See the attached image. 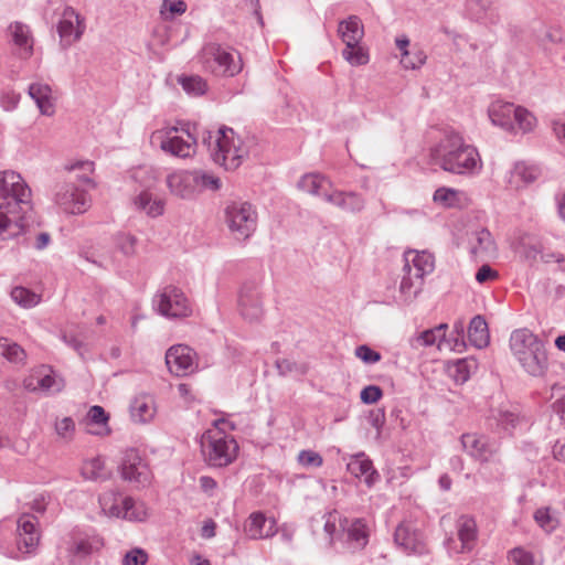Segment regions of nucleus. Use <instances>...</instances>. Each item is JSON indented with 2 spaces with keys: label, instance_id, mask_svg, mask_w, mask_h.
<instances>
[{
  "label": "nucleus",
  "instance_id": "nucleus-1",
  "mask_svg": "<svg viewBox=\"0 0 565 565\" xmlns=\"http://www.w3.org/2000/svg\"><path fill=\"white\" fill-rule=\"evenodd\" d=\"M31 190L14 171L0 172V238L19 236L28 225L31 211Z\"/></svg>",
  "mask_w": 565,
  "mask_h": 565
},
{
  "label": "nucleus",
  "instance_id": "nucleus-2",
  "mask_svg": "<svg viewBox=\"0 0 565 565\" xmlns=\"http://www.w3.org/2000/svg\"><path fill=\"white\" fill-rule=\"evenodd\" d=\"M429 163L450 173L466 174L476 169L478 152L459 134L450 131L430 148Z\"/></svg>",
  "mask_w": 565,
  "mask_h": 565
},
{
  "label": "nucleus",
  "instance_id": "nucleus-3",
  "mask_svg": "<svg viewBox=\"0 0 565 565\" xmlns=\"http://www.w3.org/2000/svg\"><path fill=\"white\" fill-rule=\"evenodd\" d=\"M510 349L522 369L531 376H544L548 370L545 343L531 330H514L510 337Z\"/></svg>",
  "mask_w": 565,
  "mask_h": 565
},
{
  "label": "nucleus",
  "instance_id": "nucleus-4",
  "mask_svg": "<svg viewBox=\"0 0 565 565\" xmlns=\"http://www.w3.org/2000/svg\"><path fill=\"white\" fill-rule=\"evenodd\" d=\"M234 130L230 127H221L215 135L211 131H204L202 142L210 151L212 160L226 170L237 169L244 157V150L241 148V140L234 139Z\"/></svg>",
  "mask_w": 565,
  "mask_h": 565
},
{
  "label": "nucleus",
  "instance_id": "nucleus-5",
  "mask_svg": "<svg viewBox=\"0 0 565 565\" xmlns=\"http://www.w3.org/2000/svg\"><path fill=\"white\" fill-rule=\"evenodd\" d=\"M200 61L206 72L218 77H233L243 68L239 53L230 51L214 42L202 47Z\"/></svg>",
  "mask_w": 565,
  "mask_h": 565
},
{
  "label": "nucleus",
  "instance_id": "nucleus-6",
  "mask_svg": "<svg viewBox=\"0 0 565 565\" xmlns=\"http://www.w3.org/2000/svg\"><path fill=\"white\" fill-rule=\"evenodd\" d=\"M201 449L204 460L209 466L222 468L235 460L238 445L236 440L227 434L207 430L202 436Z\"/></svg>",
  "mask_w": 565,
  "mask_h": 565
},
{
  "label": "nucleus",
  "instance_id": "nucleus-7",
  "mask_svg": "<svg viewBox=\"0 0 565 565\" xmlns=\"http://www.w3.org/2000/svg\"><path fill=\"white\" fill-rule=\"evenodd\" d=\"M225 223L237 241L249 238L257 227V212L248 202H231L225 207Z\"/></svg>",
  "mask_w": 565,
  "mask_h": 565
},
{
  "label": "nucleus",
  "instance_id": "nucleus-8",
  "mask_svg": "<svg viewBox=\"0 0 565 565\" xmlns=\"http://www.w3.org/2000/svg\"><path fill=\"white\" fill-rule=\"evenodd\" d=\"M497 126L510 134L531 132L536 126L535 116L527 109L512 103L499 104L497 100Z\"/></svg>",
  "mask_w": 565,
  "mask_h": 565
},
{
  "label": "nucleus",
  "instance_id": "nucleus-9",
  "mask_svg": "<svg viewBox=\"0 0 565 565\" xmlns=\"http://www.w3.org/2000/svg\"><path fill=\"white\" fill-rule=\"evenodd\" d=\"M153 305L160 315L168 318H183L192 313L189 299L182 289L173 285H168L158 291L153 298Z\"/></svg>",
  "mask_w": 565,
  "mask_h": 565
},
{
  "label": "nucleus",
  "instance_id": "nucleus-10",
  "mask_svg": "<svg viewBox=\"0 0 565 565\" xmlns=\"http://www.w3.org/2000/svg\"><path fill=\"white\" fill-rule=\"evenodd\" d=\"M340 527L341 533L338 539L343 548L350 553L360 552L365 548L370 539V527L365 519H341Z\"/></svg>",
  "mask_w": 565,
  "mask_h": 565
},
{
  "label": "nucleus",
  "instance_id": "nucleus-11",
  "mask_svg": "<svg viewBox=\"0 0 565 565\" xmlns=\"http://www.w3.org/2000/svg\"><path fill=\"white\" fill-rule=\"evenodd\" d=\"M55 203L68 214H83L90 206L87 192L74 182H65L55 193Z\"/></svg>",
  "mask_w": 565,
  "mask_h": 565
},
{
  "label": "nucleus",
  "instance_id": "nucleus-12",
  "mask_svg": "<svg viewBox=\"0 0 565 565\" xmlns=\"http://www.w3.org/2000/svg\"><path fill=\"white\" fill-rule=\"evenodd\" d=\"M84 31V19L73 7L64 6L61 19L57 23L61 46L63 49L70 47L82 38Z\"/></svg>",
  "mask_w": 565,
  "mask_h": 565
},
{
  "label": "nucleus",
  "instance_id": "nucleus-13",
  "mask_svg": "<svg viewBox=\"0 0 565 565\" xmlns=\"http://www.w3.org/2000/svg\"><path fill=\"white\" fill-rule=\"evenodd\" d=\"M120 468L124 480L142 487L150 483L151 471L137 449H128L125 452Z\"/></svg>",
  "mask_w": 565,
  "mask_h": 565
},
{
  "label": "nucleus",
  "instance_id": "nucleus-14",
  "mask_svg": "<svg viewBox=\"0 0 565 565\" xmlns=\"http://www.w3.org/2000/svg\"><path fill=\"white\" fill-rule=\"evenodd\" d=\"M195 356V351L190 347L177 344L168 349L166 364L175 376H186L198 369V364L194 361Z\"/></svg>",
  "mask_w": 565,
  "mask_h": 565
},
{
  "label": "nucleus",
  "instance_id": "nucleus-15",
  "mask_svg": "<svg viewBox=\"0 0 565 565\" xmlns=\"http://www.w3.org/2000/svg\"><path fill=\"white\" fill-rule=\"evenodd\" d=\"M64 380L54 374L49 366L42 365L40 369L24 379L23 386L29 392L58 393L64 388Z\"/></svg>",
  "mask_w": 565,
  "mask_h": 565
},
{
  "label": "nucleus",
  "instance_id": "nucleus-16",
  "mask_svg": "<svg viewBox=\"0 0 565 565\" xmlns=\"http://www.w3.org/2000/svg\"><path fill=\"white\" fill-rule=\"evenodd\" d=\"M394 542L407 554H424L426 552L425 537L412 522H402L394 532Z\"/></svg>",
  "mask_w": 565,
  "mask_h": 565
},
{
  "label": "nucleus",
  "instance_id": "nucleus-17",
  "mask_svg": "<svg viewBox=\"0 0 565 565\" xmlns=\"http://www.w3.org/2000/svg\"><path fill=\"white\" fill-rule=\"evenodd\" d=\"M104 545L103 539L94 533H74L68 543L67 552L72 562H81L98 552Z\"/></svg>",
  "mask_w": 565,
  "mask_h": 565
},
{
  "label": "nucleus",
  "instance_id": "nucleus-18",
  "mask_svg": "<svg viewBox=\"0 0 565 565\" xmlns=\"http://www.w3.org/2000/svg\"><path fill=\"white\" fill-rule=\"evenodd\" d=\"M524 424L521 406L518 403L501 404L497 412V436H512Z\"/></svg>",
  "mask_w": 565,
  "mask_h": 565
},
{
  "label": "nucleus",
  "instance_id": "nucleus-19",
  "mask_svg": "<svg viewBox=\"0 0 565 565\" xmlns=\"http://www.w3.org/2000/svg\"><path fill=\"white\" fill-rule=\"evenodd\" d=\"M17 546L22 553H31L38 546L40 532L32 514H22L17 522Z\"/></svg>",
  "mask_w": 565,
  "mask_h": 565
},
{
  "label": "nucleus",
  "instance_id": "nucleus-20",
  "mask_svg": "<svg viewBox=\"0 0 565 565\" xmlns=\"http://www.w3.org/2000/svg\"><path fill=\"white\" fill-rule=\"evenodd\" d=\"M238 307L246 320L255 321L260 318L263 308L257 284L246 282L243 285L238 296Z\"/></svg>",
  "mask_w": 565,
  "mask_h": 565
},
{
  "label": "nucleus",
  "instance_id": "nucleus-21",
  "mask_svg": "<svg viewBox=\"0 0 565 565\" xmlns=\"http://www.w3.org/2000/svg\"><path fill=\"white\" fill-rule=\"evenodd\" d=\"M179 129L177 127H172L170 131L168 132L167 138H164L161 141L160 148L172 156L180 157V158H188L192 156L195 152L196 147V138L194 135L190 131V128L186 129L182 128V131H184L188 136V139L184 140L182 137L178 136H170L171 131H178Z\"/></svg>",
  "mask_w": 565,
  "mask_h": 565
},
{
  "label": "nucleus",
  "instance_id": "nucleus-22",
  "mask_svg": "<svg viewBox=\"0 0 565 565\" xmlns=\"http://www.w3.org/2000/svg\"><path fill=\"white\" fill-rule=\"evenodd\" d=\"M99 503L103 511L110 516H122L129 520L138 519V515L134 512L136 502L130 497L118 498L115 493H105L99 497Z\"/></svg>",
  "mask_w": 565,
  "mask_h": 565
},
{
  "label": "nucleus",
  "instance_id": "nucleus-23",
  "mask_svg": "<svg viewBox=\"0 0 565 565\" xmlns=\"http://www.w3.org/2000/svg\"><path fill=\"white\" fill-rule=\"evenodd\" d=\"M194 171H175L167 177L170 192L181 199H191L198 192Z\"/></svg>",
  "mask_w": 565,
  "mask_h": 565
},
{
  "label": "nucleus",
  "instance_id": "nucleus-24",
  "mask_svg": "<svg viewBox=\"0 0 565 565\" xmlns=\"http://www.w3.org/2000/svg\"><path fill=\"white\" fill-rule=\"evenodd\" d=\"M323 199L343 211L359 213L365 206V201L361 194L356 192H345L334 190L332 192H323Z\"/></svg>",
  "mask_w": 565,
  "mask_h": 565
},
{
  "label": "nucleus",
  "instance_id": "nucleus-25",
  "mask_svg": "<svg viewBox=\"0 0 565 565\" xmlns=\"http://www.w3.org/2000/svg\"><path fill=\"white\" fill-rule=\"evenodd\" d=\"M347 468L354 477H363L367 487H372L380 478L379 472L373 467L372 460L364 452L352 456Z\"/></svg>",
  "mask_w": 565,
  "mask_h": 565
},
{
  "label": "nucleus",
  "instance_id": "nucleus-26",
  "mask_svg": "<svg viewBox=\"0 0 565 565\" xmlns=\"http://www.w3.org/2000/svg\"><path fill=\"white\" fill-rule=\"evenodd\" d=\"M461 444L466 451L481 463H488L493 457L492 445L484 437L465 434L461 436Z\"/></svg>",
  "mask_w": 565,
  "mask_h": 565
},
{
  "label": "nucleus",
  "instance_id": "nucleus-27",
  "mask_svg": "<svg viewBox=\"0 0 565 565\" xmlns=\"http://www.w3.org/2000/svg\"><path fill=\"white\" fill-rule=\"evenodd\" d=\"M245 532L253 540L270 537L276 532L275 521L267 520L263 512H254L245 524Z\"/></svg>",
  "mask_w": 565,
  "mask_h": 565
},
{
  "label": "nucleus",
  "instance_id": "nucleus-28",
  "mask_svg": "<svg viewBox=\"0 0 565 565\" xmlns=\"http://www.w3.org/2000/svg\"><path fill=\"white\" fill-rule=\"evenodd\" d=\"M447 323H440L435 328L427 329L409 339V344L413 349L431 347L437 343L440 349L446 341Z\"/></svg>",
  "mask_w": 565,
  "mask_h": 565
},
{
  "label": "nucleus",
  "instance_id": "nucleus-29",
  "mask_svg": "<svg viewBox=\"0 0 565 565\" xmlns=\"http://www.w3.org/2000/svg\"><path fill=\"white\" fill-rule=\"evenodd\" d=\"M540 175V169L526 162H516L510 171L508 182L514 189H520L534 182Z\"/></svg>",
  "mask_w": 565,
  "mask_h": 565
},
{
  "label": "nucleus",
  "instance_id": "nucleus-30",
  "mask_svg": "<svg viewBox=\"0 0 565 565\" xmlns=\"http://www.w3.org/2000/svg\"><path fill=\"white\" fill-rule=\"evenodd\" d=\"M408 256L411 270L414 271V277L417 279V285L422 282L424 277L434 271L435 259L428 252H407L405 257Z\"/></svg>",
  "mask_w": 565,
  "mask_h": 565
},
{
  "label": "nucleus",
  "instance_id": "nucleus-31",
  "mask_svg": "<svg viewBox=\"0 0 565 565\" xmlns=\"http://www.w3.org/2000/svg\"><path fill=\"white\" fill-rule=\"evenodd\" d=\"M338 32L345 46L350 49L360 44L364 35L363 25L356 15H351L348 20L341 21Z\"/></svg>",
  "mask_w": 565,
  "mask_h": 565
},
{
  "label": "nucleus",
  "instance_id": "nucleus-32",
  "mask_svg": "<svg viewBox=\"0 0 565 565\" xmlns=\"http://www.w3.org/2000/svg\"><path fill=\"white\" fill-rule=\"evenodd\" d=\"M29 96L35 102L40 113L45 116L54 114V105L51 100V86L43 83H32L29 86Z\"/></svg>",
  "mask_w": 565,
  "mask_h": 565
},
{
  "label": "nucleus",
  "instance_id": "nucleus-33",
  "mask_svg": "<svg viewBox=\"0 0 565 565\" xmlns=\"http://www.w3.org/2000/svg\"><path fill=\"white\" fill-rule=\"evenodd\" d=\"M457 527L461 548L456 551V553L471 551L477 540V524L475 519L469 515H461L457 521Z\"/></svg>",
  "mask_w": 565,
  "mask_h": 565
},
{
  "label": "nucleus",
  "instance_id": "nucleus-34",
  "mask_svg": "<svg viewBox=\"0 0 565 565\" xmlns=\"http://www.w3.org/2000/svg\"><path fill=\"white\" fill-rule=\"evenodd\" d=\"M154 401L150 395L135 397L130 404V414L135 422L147 423L154 416Z\"/></svg>",
  "mask_w": 565,
  "mask_h": 565
},
{
  "label": "nucleus",
  "instance_id": "nucleus-35",
  "mask_svg": "<svg viewBox=\"0 0 565 565\" xmlns=\"http://www.w3.org/2000/svg\"><path fill=\"white\" fill-rule=\"evenodd\" d=\"M468 340L478 349L484 348L489 344L490 332L488 323L482 316L478 315L471 319L468 327Z\"/></svg>",
  "mask_w": 565,
  "mask_h": 565
},
{
  "label": "nucleus",
  "instance_id": "nucleus-36",
  "mask_svg": "<svg viewBox=\"0 0 565 565\" xmlns=\"http://www.w3.org/2000/svg\"><path fill=\"white\" fill-rule=\"evenodd\" d=\"M326 185L331 186V182L320 173H307L298 181V188L309 194L322 196L323 192H330Z\"/></svg>",
  "mask_w": 565,
  "mask_h": 565
},
{
  "label": "nucleus",
  "instance_id": "nucleus-37",
  "mask_svg": "<svg viewBox=\"0 0 565 565\" xmlns=\"http://www.w3.org/2000/svg\"><path fill=\"white\" fill-rule=\"evenodd\" d=\"M81 471L86 480L97 482L106 481L111 476V471L105 467L104 461L99 457L86 460Z\"/></svg>",
  "mask_w": 565,
  "mask_h": 565
},
{
  "label": "nucleus",
  "instance_id": "nucleus-38",
  "mask_svg": "<svg viewBox=\"0 0 565 565\" xmlns=\"http://www.w3.org/2000/svg\"><path fill=\"white\" fill-rule=\"evenodd\" d=\"M65 170L70 173V178L67 182H73L76 180L83 184L95 186L94 181L89 178V174L94 171V162L93 161H77L72 164L65 166Z\"/></svg>",
  "mask_w": 565,
  "mask_h": 565
},
{
  "label": "nucleus",
  "instance_id": "nucleus-39",
  "mask_svg": "<svg viewBox=\"0 0 565 565\" xmlns=\"http://www.w3.org/2000/svg\"><path fill=\"white\" fill-rule=\"evenodd\" d=\"M134 203L138 210L145 211L147 215L157 217L164 212V201L160 199L152 200L151 193L142 191L134 199Z\"/></svg>",
  "mask_w": 565,
  "mask_h": 565
},
{
  "label": "nucleus",
  "instance_id": "nucleus-40",
  "mask_svg": "<svg viewBox=\"0 0 565 565\" xmlns=\"http://www.w3.org/2000/svg\"><path fill=\"white\" fill-rule=\"evenodd\" d=\"M0 356H3L11 363H23L26 353L21 345L10 341L8 338L0 337Z\"/></svg>",
  "mask_w": 565,
  "mask_h": 565
},
{
  "label": "nucleus",
  "instance_id": "nucleus-41",
  "mask_svg": "<svg viewBox=\"0 0 565 565\" xmlns=\"http://www.w3.org/2000/svg\"><path fill=\"white\" fill-rule=\"evenodd\" d=\"M9 30L14 44L23 49L25 54L30 56L32 54V45L29 44L30 31L28 26L20 22H14L10 25Z\"/></svg>",
  "mask_w": 565,
  "mask_h": 565
},
{
  "label": "nucleus",
  "instance_id": "nucleus-42",
  "mask_svg": "<svg viewBox=\"0 0 565 565\" xmlns=\"http://www.w3.org/2000/svg\"><path fill=\"white\" fill-rule=\"evenodd\" d=\"M179 84L190 95L200 96L206 93L207 83L199 75L181 76Z\"/></svg>",
  "mask_w": 565,
  "mask_h": 565
},
{
  "label": "nucleus",
  "instance_id": "nucleus-43",
  "mask_svg": "<svg viewBox=\"0 0 565 565\" xmlns=\"http://www.w3.org/2000/svg\"><path fill=\"white\" fill-rule=\"evenodd\" d=\"M404 271H405V274L402 278L399 289H401L402 294H404L406 296H416L420 291L423 282L418 284V287H417V279H415V277H414V271L411 270L408 256H406V264L404 265ZM422 281H424V279Z\"/></svg>",
  "mask_w": 565,
  "mask_h": 565
},
{
  "label": "nucleus",
  "instance_id": "nucleus-44",
  "mask_svg": "<svg viewBox=\"0 0 565 565\" xmlns=\"http://www.w3.org/2000/svg\"><path fill=\"white\" fill-rule=\"evenodd\" d=\"M12 300L21 307L31 308L39 303L40 296L25 287H14L11 290Z\"/></svg>",
  "mask_w": 565,
  "mask_h": 565
},
{
  "label": "nucleus",
  "instance_id": "nucleus-45",
  "mask_svg": "<svg viewBox=\"0 0 565 565\" xmlns=\"http://www.w3.org/2000/svg\"><path fill=\"white\" fill-rule=\"evenodd\" d=\"M433 199L445 207H455L459 203V192L450 188H439L435 191Z\"/></svg>",
  "mask_w": 565,
  "mask_h": 565
},
{
  "label": "nucleus",
  "instance_id": "nucleus-46",
  "mask_svg": "<svg viewBox=\"0 0 565 565\" xmlns=\"http://www.w3.org/2000/svg\"><path fill=\"white\" fill-rule=\"evenodd\" d=\"M426 54L422 50L405 51L402 53L401 64L408 70H416L426 62Z\"/></svg>",
  "mask_w": 565,
  "mask_h": 565
},
{
  "label": "nucleus",
  "instance_id": "nucleus-47",
  "mask_svg": "<svg viewBox=\"0 0 565 565\" xmlns=\"http://www.w3.org/2000/svg\"><path fill=\"white\" fill-rule=\"evenodd\" d=\"M116 247L127 257L136 254L137 238L134 235L118 233L115 236Z\"/></svg>",
  "mask_w": 565,
  "mask_h": 565
},
{
  "label": "nucleus",
  "instance_id": "nucleus-48",
  "mask_svg": "<svg viewBox=\"0 0 565 565\" xmlns=\"http://www.w3.org/2000/svg\"><path fill=\"white\" fill-rule=\"evenodd\" d=\"M195 178H196L195 183H196L198 191L205 190V189L216 191L221 188L220 178H217L213 174L206 173L204 171L195 170Z\"/></svg>",
  "mask_w": 565,
  "mask_h": 565
},
{
  "label": "nucleus",
  "instance_id": "nucleus-49",
  "mask_svg": "<svg viewBox=\"0 0 565 565\" xmlns=\"http://www.w3.org/2000/svg\"><path fill=\"white\" fill-rule=\"evenodd\" d=\"M342 55L351 65H364L369 62V55L360 44L352 49L345 46Z\"/></svg>",
  "mask_w": 565,
  "mask_h": 565
},
{
  "label": "nucleus",
  "instance_id": "nucleus-50",
  "mask_svg": "<svg viewBox=\"0 0 565 565\" xmlns=\"http://www.w3.org/2000/svg\"><path fill=\"white\" fill-rule=\"evenodd\" d=\"M534 520L546 532H552L557 525L555 518L551 515L550 508H540L534 512Z\"/></svg>",
  "mask_w": 565,
  "mask_h": 565
},
{
  "label": "nucleus",
  "instance_id": "nucleus-51",
  "mask_svg": "<svg viewBox=\"0 0 565 565\" xmlns=\"http://www.w3.org/2000/svg\"><path fill=\"white\" fill-rule=\"evenodd\" d=\"M449 373L456 383H465L470 377L469 363L466 360H457L449 366Z\"/></svg>",
  "mask_w": 565,
  "mask_h": 565
},
{
  "label": "nucleus",
  "instance_id": "nucleus-52",
  "mask_svg": "<svg viewBox=\"0 0 565 565\" xmlns=\"http://www.w3.org/2000/svg\"><path fill=\"white\" fill-rule=\"evenodd\" d=\"M108 419V414L99 405L92 406L86 415V420L88 425L106 426Z\"/></svg>",
  "mask_w": 565,
  "mask_h": 565
},
{
  "label": "nucleus",
  "instance_id": "nucleus-53",
  "mask_svg": "<svg viewBox=\"0 0 565 565\" xmlns=\"http://www.w3.org/2000/svg\"><path fill=\"white\" fill-rule=\"evenodd\" d=\"M489 3V0H467L466 10L472 19L479 20L483 17Z\"/></svg>",
  "mask_w": 565,
  "mask_h": 565
},
{
  "label": "nucleus",
  "instance_id": "nucleus-54",
  "mask_svg": "<svg viewBox=\"0 0 565 565\" xmlns=\"http://www.w3.org/2000/svg\"><path fill=\"white\" fill-rule=\"evenodd\" d=\"M382 396H383V391L377 385L365 386L360 393V398H361L362 403H364L366 405L375 404L376 402H379L382 398Z\"/></svg>",
  "mask_w": 565,
  "mask_h": 565
},
{
  "label": "nucleus",
  "instance_id": "nucleus-55",
  "mask_svg": "<svg viewBox=\"0 0 565 565\" xmlns=\"http://www.w3.org/2000/svg\"><path fill=\"white\" fill-rule=\"evenodd\" d=\"M355 355L359 359H361L364 363H367V364H374V363L379 362L382 358L377 351L371 349L366 344L356 347Z\"/></svg>",
  "mask_w": 565,
  "mask_h": 565
},
{
  "label": "nucleus",
  "instance_id": "nucleus-56",
  "mask_svg": "<svg viewBox=\"0 0 565 565\" xmlns=\"http://www.w3.org/2000/svg\"><path fill=\"white\" fill-rule=\"evenodd\" d=\"M298 461L303 467H320L323 459L313 450H301L298 455Z\"/></svg>",
  "mask_w": 565,
  "mask_h": 565
},
{
  "label": "nucleus",
  "instance_id": "nucleus-57",
  "mask_svg": "<svg viewBox=\"0 0 565 565\" xmlns=\"http://www.w3.org/2000/svg\"><path fill=\"white\" fill-rule=\"evenodd\" d=\"M148 559L147 553L141 548H134L128 552L124 559V565H146Z\"/></svg>",
  "mask_w": 565,
  "mask_h": 565
},
{
  "label": "nucleus",
  "instance_id": "nucleus-58",
  "mask_svg": "<svg viewBox=\"0 0 565 565\" xmlns=\"http://www.w3.org/2000/svg\"><path fill=\"white\" fill-rule=\"evenodd\" d=\"M74 430L75 423L71 417H64L55 424V431L62 438L70 439Z\"/></svg>",
  "mask_w": 565,
  "mask_h": 565
},
{
  "label": "nucleus",
  "instance_id": "nucleus-59",
  "mask_svg": "<svg viewBox=\"0 0 565 565\" xmlns=\"http://www.w3.org/2000/svg\"><path fill=\"white\" fill-rule=\"evenodd\" d=\"M385 420V412L383 408L372 409L369 414V423L376 429L377 439L381 437Z\"/></svg>",
  "mask_w": 565,
  "mask_h": 565
},
{
  "label": "nucleus",
  "instance_id": "nucleus-60",
  "mask_svg": "<svg viewBox=\"0 0 565 565\" xmlns=\"http://www.w3.org/2000/svg\"><path fill=\"white\" fill-rule=\"evenodd\" d=\"M168 11L171 18L183 14L186 11V3L183 0H163L161 13Z\"/></svg>",
  "mask_w": 565,
  "mask_h": 565
},
{
  "label": "nucleus",
  "instance_id": "nucleus-61",
  "mask_svg": "<svg viewBox=\"0 0 565 565\" xmlns=\"http://www.w3.org/2000/svg\"><path fill=\"white\" fill-rule=\"evenodd\" d=\"M521 253L527 259L535 260L541 254V249L535 244H532V239L529 235L521 238Z\"/></svg>",
  "mask_w": 565,
  "mask_h": 565
},
{
  "label": "nucleus",
  "instance_id": "nucleus-62",
  "mask_svg": "<svg viewBox=\"0 0 565 565\" xmlns=\"http://www.w3.org/2000/svg\"><path fill=\"white\" fill-rule=\"evenodd\" d=\"M20 102V94L13 90L2 93L0 97V105L6 111H11L17 108Z\"/></svg>",
  "mask_w": 565,
  "mask_h": 565
},
{
  "label": "nucleus",
  "instance_id": "nucleus-63",
  "mask_svg": "<svg viewBox=\"0 0 565 565\" xmlns=\"http://www.w3.org/2000/svg\"><path fill=\"white\" fill-rule=\"evenodd\" d=\"M510 558L515 565H534L533 556L531 553L522 550L514 548L510 552Z\"/></svg>",
  "mask_w": 565,
  "mask_h": 565
},
{
  "label": "nucleus",
  "instance_id": "nucleus-64",
  "mask_svg": "<svg viewBox=\"0 0 565 565\" xmlns=\"http://www.w3.org/2000/svg\"><path fill=\"white\" fill-rule=\"evenodd\" d=\"M275 364L278 373L282 376H286L287 374L297 370V364L287 359H279Z\"/></svg>",
  "mask_w": 565,
  "mask_h": 565
}]
</instances>
